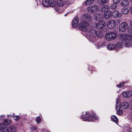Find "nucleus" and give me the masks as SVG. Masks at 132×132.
Returning a JSON list of instances; mask_svg holds the SVG:
<instances>
[{
    "instance_id": "nucleus-1",
    "label": "nucleus",
    "mask_w": 132,
    "mask_h": 132,
    "mask_svg": "<svg viewBox=\"0 0 132 132\" xmlns=\"http://www.w3.org/2000/svg\"><path fill=\"white\" fill-rule=\"evenodd\" d=\"M121 37L123 38V44L126 47H129L132 46V33L129 34H122Z\"/></svg>"
},
{
    "instance_id": "nucleus-2",
    "label": "nucleus",
    "mask_w": 132,
    "mask_h": 132,
    "mask_svg": "<svg viewBox=\"0 0 132 132\" xmlns=\"http://www.w3.org/2000/svg\"><path fill=\"white\" fill-rule=\"evenodd\" d=\"M0 129L3 132H9V129L11 132H16L17 130V128L14 126L12 125L9 126L8 128L3 124H0Z\"/></svg>"
},
{
    "instance_id": "nucleus-3",
    "label": "nucleus",
    "mask_w": 132,
    "mask_h": 132,
    "mask_svg": "<svg viewBox=\"0 0 132 132\" xmlns=\"http://www.w3.org/2000/svg\"><path fill=\"white\" fill-rule=\"evenodd\" d=\"M105 39L108 41L113 40L117 37V34L115 32H110L107 33L105 35Z\"/></svg>"
},
{
    "instance_id": "nucleus-4",
    "label": "nucleus",
    "mask_w": 132,
    "mask_h": 132,
    "mask_svg": "<svg viewBox=\"0 0 132 132\" xmlns=\"http://www.w3.org/2000/svg\"><path fill=\"white\" fill-rule=\"evenodd\" d=\"M43 5L45 7H54L56 4V2L54 0H43Z\"/></svg>"
},
{
    "instance_id": "nucleus-5",
    "label": "nucleus",
    "mask_w": 132,
    "mask_h": 132,
    "mask_svg": "<svg viewBox=\"0 0 132 132\" xmlns=\"http://www.w3.org/2000/svg\"><path fill=\"white\" fill-rule=\"evenodd\" d=\"M89 23L86 21H81L80 23L79 28L82 31H87Z\"/></svg>"
},
{
    "instance_id": "nucleus-6",
    "label": "nucleus",
    "mask_w": 132,
    "mask_h": 132,
    "mask_svg": "<svg viewBox=\"0 0 132 132\" xmlns=\"http://www.w3.org/2000/svg\"><path fill=\"white\" fill-rule=\"evenodd\" d=\"M94 115H92L89 114L88 112L86 113L85 116H81L82 119L84 121H92L93 119H94Z\"/></svg>"
},
{
    "instance_id": "nucleus-7",
    "label": "nucleus",
    "mask_w": 132,
    "mask_h": 132,
    "mask_svg": "<svg viewBox=\"0 0 132 132\" xmlns=\"http://www.w3.org/2000/svg\"><path fill=\"white\" fill-rule=\"evenodd\" d=\"M128 24L124 22H121L119 26V30L121 32L125 31L128 28Z\"/></svg>"
},
{
    "instance_id": "nucleus-8",
    "label": "nucleus",
    "mask_w": 132,
    "mask_h": 132,
    "mask_svg": "<svg viewBox=\"0 0 132 132\" xmlns=\"http://www.w3.org/2000/svg\"><path fill=\"white\" fill-rule=\"evenodd\" d=\"M119 100L118 99H117L116 100L117 104L116 106V109L117 111V113L118 115H121L123 113V111L121 109V107L120 106V103H119Z\"/></svg>"
},
{
    "instance_id": "nucleus-9",
    "label": "nucleus",
    "mask_w": 132,
    "mask_h": 132,
    "mask_svg": "<svg viewBox=\"0 0 132 132\" xmlns=\"http://www.w3.org/2000/svg\"><path fill=\"white\" fill-rule=\"evenodd\" d=\"M116 23L114 20H111L109 21L107 24V26L110 29H113L116 26Z\"/></svg>"
},
{
    "instance_id": "nucleus-10",
    "label": "nucleus",
    "mask_w": 132,
    "mask_h": 132,
    "mask_svg": "<svg viewBox=\"0 0 132 132\" xmlns=\"http://www.w3.org/2000/svg\"><path fill=\"white\" fill-rule=\"evenodd\" d=\"M106 25L105 21H102L99 22L95 25L96 28L98 29H101L104 28Z\"/></svg>"
},
{
    "instance_id": "nucleus-11",
    "label": "nucleus",
    "mask_w": 132,
    "mask_h": 132,
    "mask_svg": "<svg viewBox=\"0 0 132 132\" xmlns=\"http://www.w3.org/2000/svg\"><path fill=\"white\" fill-rule=\"evenodd\" d=\"M122 94L124 97L125 98H129L132 95V91L129 90L128 92H123Z\"/></svg>"
},
{
    "instance_id": "nucleus-12",
    "label": "nucleus",
    "mask_w": 132,
    "mask_h": 132,
    "mask_svg": "<svg viewBox=\"0 0 132 132\" xmlns=\"http://www.w3.org/2000/svg\"><path fill=\"white\" fill-rule=\"evenodd\" d=\"M97 8L98 7L97 6L94 5L88 7L87 8V9L88 12H93L98 10Z\"/></svg>"
},
{
    "instance_id": "nucleus-13",
    "label": "nucleus",
    "mask_w": 132,
    "mask_h": 132,
    "mask_svg": "<svg viewBox=\"0 0 132 132\" xmlns=\"http://www.w3.org/2000/svg\"><path fill=\"white\" fill-rule=\"evenodd\" d=\"M79 22L78 18L77 17H75L73 20L72 22V26L76 27L78 23Z\"/></svg>"
},
{
    "instance_id": "nucleus-14",
    "label": "nucleus",
    "mask_w": 132,
    "mask_h": 132,
    "mask_svg": "<svg viewBox=\"0 0 132 132\" xmlns=\"http://www.w3.org/2000/svg\"><path fill=\"white\" fill-rule=\"evenodd\" d=\"M129 4L128 0H122L120 3V5L121 6H126Z\"/></svg>"
},
{
    "instance_id": "nucleus-15",
    "label": "nucleus",
    "mask_w": 132,
    "mask_h": 132,
    "mask_svg": "<svg viewBox=\"0 0 132 132\" xmlns=\"http://www.w3.org/2000/svg\"><path fill=\"white\" fill-rule=\"evenodd\" d=\"M109 7L107 5H105L102 8L101 10L99 9V11H101L104 13H106L109 9Z\"/></svg>"
},
{
    "instance_id": "nucleus-16",
    "label": "nucleus",
    "mask_w": 132,
    "mask_h": 132,
    "mask_svg": "<svg viewBox=\"0 0 132 132\" xmlns=\"http://www.w3.org/2000/svg\"><path fill=\"white\" fill-rule=\"evenodd\" d=\"M112 14L113 16L115 18L118 17H120L121 16V15L120 14L119 12L117 11H115L113 12Z\"/></svg>"
},
{
    "instance_id": "nucleus-17",
    "label": "nucleus",
    "mask_w": 132,
    "mask_h": 132,
    "mask_svg": "<svg viewBox=\"0 0 132 132\" xmlns=\"http://www.w3.org/2000/svg\"><path fill=\"white\" fill-rule=\"evenodd\" d=\"M112 15V12L110 11H109L104 14V16L105 18L108 19Z\"/></svg>"
},
{
    "instance_id": "nucleus-18",
    "label": "nucleus",
    "mask_w": 132,
    "mask_h": 132,
    "mask_svg": "<svg viewBox=\"0 0 132 132\" xmlns=\"http://www.w3.org/2000/svg\"><path fill=\"white\" fill-rule=\"evenodd\" d=\"M57 4L59 7L62 6L64 5L65 3L63 0H57Z\"/></svg>"
},
{
    "instance_id": "nucleus-19",
    "label": "nucleus",
    "mask_w": 132,
    "mask_h": 132,
    "mask_svg": "<svg viewBox=\"0 0 132 132\" xmlns=\"http://www.w3.org/2000/svg\"><path fill=\"white\" fill-rule=\"evenodd\" d=\"M121 107L124 109L128 108L129 106V104L127 102H123L121 105Z\"/></svg>"
},
{
    "instance_id": "nucleus-20",
    "label": "nucleus",
    "mask_w": 132,
    "mask_h": 132,
    "mask_svg": "<svg viewBox=\"0 0 132 132\" xmlns=\"http://www.w3.org/2000/svg\"><path fill=\"white\" fill-rule=\"evenodd\" d=\"M121 12L122 13L124 14H127L128 13L129 10L126 7H123L121 10Z\"/></svg>"
},
{
    "instance_id": "nucleus-21",
    "label": "nucleus",
    "mask_w": 132,
    "mask_h": 132,
    "mask_svg": "<svg viewBox=\"0 0 132 132\" xmlns=\"http://www.w3.org/2000/svg\"><path fill=\"white\" fill-rule=\"evenodd\" d=\"M107 48L109 50H113L116 48L115 46L111 44H109L107 46Z\"/></svg>"
},
{
    "instance_id": "nucleus-22",
    "label": "nucleus",
    "mask_w": 132,
    "mask_h": 132,
    "mask_svg": "<svg viewBox=\"0 0 132 132\" xmlns=\"http://www.w3.org/2000/svg\"><path fill=\"white\" fill-rule=\"evenodd\" d=\"M84 17L86 20L88 21H90L92 20V18L91 17L87 14H85L83 15Z\"/></svg>"
},
{
    "instance_id": "nucleus-23",
    "label": "nucleus",
    "mask_w": 132,
    "mask_h": 132,
    "mask_svg": "<svg viewBox=\"0 0 132 132\" xmlns=\"http://www.w3.org/2000/svg\"><path fill=\"white\" fill-rule=\"evenodd\" d=\"M93 0H87L85 2V4L87 6H89L93 4Z\"/></svg>"
},
{
    "instance_id": "nucleus-24",
    "label": "nucleus",
    "mask_w": 132,
    "mask_h": 132,
    "mask_svg": "<svg viewBox=\"0 0 132 132\" xmlns=\"http://www.w3.org/2000/svg\"><path fill=\"white\" fill-rule=\"evenodd\" d=\"M95 34L99 38H102L103 36V35L101 32L100 31H98L96 32Z\"/></svg>"
},
{
    "instance_id": "nucleus-25",
    "label": "nucleus",
    "mask_w": 132,
    "mask_h": 132,
    "mask_svg": "<svg viewBox=\"0 0 132 132\" xmlns=\"http://www.w3.org/2000/svg\"><path fill=\"white\" fill-rule=\"evenodd\" d=\"M11 123V120H8L7 119L5 120L4 123L5 125H9Z\"/></svg>"
},
{
    "instance_id": "nucleus-26",
    "label": "nucleus",
    "mask_w": 132,
    "mask_h": 132,
    "mask_svg": "<svg viewBox=\"0 0 132 132\" xmlns=\"http://www.w3.org/2000/svg\"><path fill=\"white\" fill-rule=\"evenodd\" d=\"M122 44L121 43H119L117 44L115 46V48L116 49L118 48H121L122 47Z\"/></svg>"
},
{
    "instance_id": "nucleus-27",
    "label": "nucleus",
    "mask_w": 132,
    "mask_h": 132,
    "mask_svg": "<svg viewBox=\"0 0 132 132\" xmlns=\"http://www.w3.org/2000/svg\"><path fill=\"white\" fill-rule=\"evenodd\" d=\"M96 34V31L92 29L89 31V35L92 36V35H94Z\"/></svg>"
},
{
    "instance_id": "nucleus-28",
    "label": "nucleus",
    "mask_w": 132,
    "mask_h": 132,
    "mask_svg": "<svg viewBox=\"0 0 132 132\" xmlns=\"http://www.w3.org/2000/svg\"><path fill=\"white\" fill-rule=\"evenodd\" d=\"M111 119L112 121L116 122L118 120V119L115 116L113 115L112 116Z\"/></svg>"
},
{
    "instance_id": "nucleus-29",
    "label": "nucleus",
    "mask_w": 132,
    "mask_h": 132,
    "mask_svg": "<svg viewBox=\"0 0 132 132\" xmlns=\"http://www.w3.org/2000/svg\"><path fill=\"white\" fill-rule=\"evenodd\" d=\"M117 4L114 3L110 7L112 9L114 10L117 8Z\"/></svg>"
},
{
    "instance_id": "nucleus-30",
    "label": "nucleus",
    "mask_w": 132,
    "mask_h": 132,
    "mask_svg": "<svg viewBox=\"0 0 132 132\" xmlns=\"http://www.w3.org/2000/svg\"><path fill=\"white\" fill-rule=\"evenodd\" d=\"M71 4V3L68 0H66L65 1V3L64 5L68 7Z\"/></svg>"
},
{
    "instance_id": "nucleus-31",
    "label": "nucleus",
    "mask_w": 132,
    "mask_h": 132,
    "mask_svg": "<svg viewBox=\"0 0 132 132\" xmlns=\"http://www.w3.org/2000/svg\"><path fill=\"white\" fill-rule=\"evenodd\" d=\"M12 117L16 121H18L19 119V117L18 116H14V114H13Z\"/></svg>"
},
{
    "instance_id": "nucleus-32",
    "label": "nucleus",
    "mask_w": 132,
    "mask_h": 132,
    "mask_svg": "<svg viewBox=\"0 0 132 132\" xmlns=\"http://www.w3.org/2000/svg\"><path fill=\"white\" fill-rule=\"evenodd\" d=\"M109 0H97V1H100L103 4H105L107 3Z\"/></svg>"
},
{
    "instance_id": "nucleus-33",
    "label": "nucleus",
    "mask_w": 132,
    "mask_h": 132,
    "mask_svg": "<svg viewBox=\"0 0 132 132\" xmlns=\"http://www.w3.org/2000/svg\"><path fill=\"white\" fill-rule=\"evenodd\" d=\"M95 16V20L96 21L100 19V15L99 14H97Z\"/></svg>"
},
{
    "instance_id": "nucleus-34",
    "label": "nucleus",
    "mask_w": 132,
    "mask_h": 132,
    "mask_svg": "<svg viewBox=\"0 0 132 132\" xmlns=\"http://www.w3.org/2000/svg\"><path fill=\"white\" fill-rule=\"evenodd\" d=\"M36 120L37 123H39L41 121V119L39 117H37L36 118Z\"/></svg>"
},
{
    "instance_id": "nucleus-35",
    "label": "nucleus",
    "mask_w": 132,
    "mask_h": 132,
    "mask_svg": "<svg viewBox=\"0 0 132 132\" xmlns=\"http://www.w3.org/2000/svg\"><path fill=\"white\" fill-rule=\"evenodd\" d=\"M124 82H121L119 84V85H117V86L119 88H120L122 87L123 85L124 84Z\"/></svg>"
},
{
    "instance_id": "nucleus-36",
    "label": "nucleus",
    "mask_w": 132,
    "mask_h": 132,
    "mask_svg": "<svg viewBox=\"0 0 132 132\" xmlns=\"http://www.w3.org/2000/svg\"><path fill=\"white\" fill-rule=\"evenodd\" d=\"M120 0H113V2L115 4H117L119 3Z\"/></svg>"
},
{
    "instance_id": "nucleus-37",
    "label": "nucleus",
    "mask_w": 132,
    "mask_h": 132,
    "mask_svg": "<svg viewBox=\"0 0 132 132\" xmlns=\"http://www.w3.org/2000/svg\"><path fill=\"white\" fill-rule=\"evenodd\" d=\"M4 118V115L0 116V121H1L3 120Z\"/></svg>"
},
{
    "instance_id": "nucleus-38",
    "label": "nucleus",
    "mask_w": 132,
    "mask_h": 132,
    "mask_svg": "<svg viewBox=\"0 0 132 132\" xmlns=\"http://www.w3.org/2000/svg\"><path fill=\"white\" fill-rule=\"evenodd\" d=\"M37 127L35 126H32V129L33 130H37Z\"/></svg>"
},
{
    "instance_id": "nucleus-39",
    "label": "nucleus",
    "mask_w": 132,
    "mask_h": 132,
    "mask_svg": "<svg viewBox=\"0 0 132 132\" xmlns=\"http://www.w3.org/2000/svg\"><path fill=\"white\" fill-rule=\"evenodd\" d=\"M130 103L131 105L130 109L132 110V99L130 101Z\"/></svg>"
},
{
    "instance_id": "nucleus-40",
    "label": "nucleus",
    "mask_w": 132,
    "mask_h": 132,
    "mask_svg": "<svg viewBox=\"0 0 132 132\" xmlns=\"http://www.w3.org/2000/svg\"><path fill=\"white\" fill-rule=\"evenodd\" d=\"M59 9V7H55V10L57 12H58V10Z\"/></svg>"
},
{
    "instance_id": "nucleus-41",
    "label": "nucleus",
    "mask_w": 132,
    "mask_h": 132,
    "mask_svg": "<svg viewBox=\"0 0 132 132\" xmlns=\"http://www.w3.org/2000/svg\"><path fill=\"white\" fill-rule=\"evenodd\" d=\"M96 48H97V49L99 48L100 47H101V46L100 45L98 46V44H97V45H96Z\"/></svg>"
},
{
    "instance_id": "nucleus-42",
    "label": "nucleus",
    "mask_w": 132,
    "mask_h": 132,
    "mask_svg": "<svg viewBox=\"0 0 132 132\" xmlns=\"http://www.w3.org/2000/svg\"><path fill=\"white\" fill-rule=\"evenodd\" d=\"M128 31L130 32H132V28H131L130 29H129L128 30Z\"/></svg>"
},
{
    "instance_id": "nucleus-43",
    "label": "nucleus",
    "mask_w": 132,
    "mask_h": 132,
    "mask_svg": "<svg viewBox=\"0 0 132 132\" xmlns=\"http://www.w3.org/2000/svg\"><path fill=\"white\" fill-rule=\"evenodd\" d=\"M130 10L131 12V13L132 14V7L130 8Z\"/></svg>"
},
{
    "instance_id": "nucleus-44",
    "label": "nucleus",
    "mask_w": 132,
    "mask_h": 132,
    "mask_svg": "<svg viewBox=\"0 0 132 132\" xmlns=\"http://www.w3.org/2000/svg\"><path fill=\"white\" fill-rule=\"evenodd\" d=\"M130 24L131 26L132 27V20L130 22Z\"/></svg>"
},
{
    "instance_id": "nucleus-45",
    "label": "nucleus",
    "mask_w": 132,
    "mask_h": 132,
    "mask_svg": "<svg viewBox=\"0 0 132 132\" xmlns=\"http://www.w3.org/2000/svg\"><path fill=\"white\" fill-rule=\"evenodd\" d=\"M128 132H132V130H129Z\"/></svg>"
},
{
    "instance_id": "nucleus-46",
    "label": "nucleus",
    "mask_w": 132,
    "mask_h": 132,
    "mask_svg": "<svg viewBox=\"0 0 132 132\" xmlns=\"http://www.w3.org/2000/svg\"><path fill=\"white\" fill-rule=\"evenodd\" d=\"M9 116H10V115H8V117H9Z\"/></svg>"
}]
</instances>
